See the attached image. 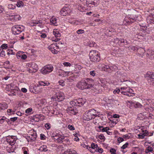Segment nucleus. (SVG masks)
I'll list each match as a JSON object with an SVG mask.
<instances>
[{"label": "nucleus", "instance_id": "nucleus-16", "mask_svg": "<svg viewBox=\"0 0 154 154\" xmlns=\"http://www.w3.org/2000/svg\"><path fill=\"white\" fill-rule=\"evenodd\" d=\"M149 135L148 131L146 130L143 131L141 133L138 134V136L139 138L143 139L146 136H147Z\"/></svg>", "mask_w": 154, "mask_h": 154}, {"label": "nucleus", "instance_id": "nucleus-39", "mask_svg": "<svg viewBox=\"0 0 154 154\" xmlns=\"http://www.w3.org/2000/svg\"><path fill=\"white\" fill-rule=\"evenodd\" d=\"M22 150L24 154H28V149L26 147H23L22 148Z\"/></svg>", "mask_w": 154, "mask_h": 154}, {"label": "nucleus", "instance_id": "nucleus-8", "mask_svg": "<svg viewBox=\"0 0 154 154\" xmlns=\"http://www.w3.org/2000/svg\"><path fill=\"white\" fill-rule=\"evenodd\" d=\"M52 137H54V139L55 141H56L57 142L60 143H61L63 142V140L65 137L64 136L58 134H56L54 136H52Z\"/></svg>", "mask_w": 154, "mask_h": 154}, {"label": "nucleus", "instance_id": "nucleus-27", "mask_svg": "<svg viewBox=\"0 0 154 154\" xmlns=\"http://www.w3.org/2000/svg\"><path fill=\"white\" fill-rule=\"evenodd\" d=\"M41 114L36 115L33 117V119L37 122H39L40 120V118L41 117Z\"/></svg>", "mask_w": 154, "mask_h": 154}, {"label": "nucleus", "instance_id": "nucleus-52", "mask_svg": "<svg viewBox=\"0 0 154 154\" xmlns=\"http://www.w3.org/2000/svg\"><path fill=\"white\" fill-rule=\"evenodd\" d=\"M17 119V117H14L13 118H10V122L11 123V121L14 122Z\"/></svg>", "mask_w": 154, "mask_h": 154}, {"label": "nucleus", "instance_id": "nucleus-9", "mask_svg": "<svg viewBox=\"0 0 154 154\" xmlns=\"http://www.w3.org/2000/svg\"><path fill=\"white\" fill-rule=\"evenodd\" d=\"M84 118L85 120H89L94 119V116H92L90 110L87 111L85 113Z\"/></svg>", "mask_w": 154, "mask_h": 154}, {"label": "nucleus", "instance_id": "nucleus-21", "mask_svg": "<svg viewBox=\"0 0 154 154\" xmlns=\"http://www.w3.org/2000/svg\"><path fill=\"white\" fill-rule=\"evenodd\" d=\"M98 128L99 129V131H102L103 132L107 131L110 130V128L108 127L103 128V126H99Z\"/></svg>", "mask_w": 154, "mask_h": 154}, {"label": "nucleus", "instance_id": "nucleus-40", "mask_svg": "<svg viewBox=\"0 0 154 154\" xmlns=\"http://www.w3.org/2000/svg\"><path fill=\"white\" fill-rule=\"evenodd\" d=\"M124 43L125 45H127L129 44L128 42L126 40L123 39H121V43Z\"/></svg>", "mask_w": 154, "mask_h": 154}, {"label": "nucleus", "instance_id": "nucleus-48", "mask_svg": "<svg viewBox=\"0 0 154 154\" xmlns=\"http://www.w3.org/2000/svg\"><path fill=\"white\" fill-rule=\"evenodd\" d=\"M120 90L119 88H116L113 91L114 94H115L116 93L119 94L120 92Z\"/></svg>", "mask_w": 154, "mask_h": 154}, {"label": "nucleus", "instance_id": "nucleus-2", "mask_svg": "<svg viewBox=\"0 0 154 154\" xmlns=\"http://www.w3.org/2000/svg\"><path fill=\"white\" fill-rule=\"evenodd\" d=\"M99 67L102 70L109 72L116 71L118 69V67L116 65L109 66L104 64H101L99 66Z\"/></svg>", "mask_w": 154, "mask_h": 154}, {"label": "nucleus", "instance_id": "nucleus-33", "mask_svg": "<svg viewBox=\"0 0 154 154\" xmlns=\"http://www.w3.org/2000/svg\"><path fill=\"white\" fill-rule=\"evenodd\" d=\"M99 3V0H92L91 2L89 3V4H93L94 5H97Z\"/></svg>", "mask_w": 154, "mask_h": 154}, {"label": "nucleus", "instance_id": "nucleus-41", "mask_svg": "<svg viewBox=\"0 0 154 154\" xmlns=\"http://www.w3.org/2000/svg\"><path fill=\"white\" fill-rule=\"evenodd\" d=\"M0 52V56L2 57H4L5 55V51L2 49L1 51Z\"/></svg>", "mask_w": 154, "mask_h": 154}, {"label": "nucleus", "instance_id": "nucleus-12", "mask_svg": "<svg viewBox=\"0 0 154 154\" xmlns=\"http://www.w3.org/2000/svg\"><path fill=\"white\" fill-rule=\"evenodd\" d=\"M115 75L118 78H121L125 77L126 74L124 71L119 70L115 73Z\"/></svg>", "mask_w": 154, "mask_h": 154}, {"label": "nucleus", "instance_id": "nucleus-60", "mask_svg": "<svg viewBox=\"0 0 154 154\" xmlns=\"http://www.w3.org/2000/svg\"><path fill=\"white\" fill-rule=\"evenodd\" d=\"M110 152L112 154H116V151L114 149L112 148L110 149Z\"/></svg>", "mask_w": 154, "mask_h": 154}, {"label": "nucleus", "instance_id": "nucleus-47", "mask_svg": "<svg viewBox=\"0 0 154 154\" xmlns=\"http://www.w3.org/2000/svg\"><path fill=\"white\" fill-rule=\"evenodd\" d=\"M1 48H2L1 49H2L3 50L4 49H6L8 48L7 45L5 44H3L1 46Z\"/></svg>", "mask_w": 154, "mask_h": 154}, {"label": "nucleus", "instance_id": "nucleus-3", "mask_svg": "<svg viewBox=\"0 0 154 154\" xmlns=\"http://www.w3.org/2000/svg\"><path fill=\"white\" fill-rule=\"evenodd\" d=\"M76 86L79 88L81 90L90 88L92 87V85L91 84H89L84 81H82L78 82Z\"/></svg>", "mask_w": 154, "mask_h": 154}, {"label": "nucleus", "instance_id": "nucleus-46", "mask_svg": "<svg viewBox=\"0 0 154 154\" xmlns=\"http://www.w3.org/2000/svg\"><path fill=\"white\" fill-rule=\"evenodd\" d=\"M45 127L48 130L51 127V124L49 123H47L45 125Z\"/></svg>", "mask_w": 154, "mask_h": 154}, {"label": "nucleus", "instance_id": "nucleus-63", "mask_svg": "<svg viewBox=\"0 0 154 154\" xmlns=\"http://www.w3.org/2000/svg\"><path fill=\"white\" fill-rule=\"evenodd\" d=\"M45 136L42 134H40V138L41 140H44L45 139Z\"/></svg>", "mask_w": 154, "mask_h": 154}, {"label": "nucleus", "instance_id": "nucleus-22", "mask_svg": "<svg viewBox=\"0 0 154 154\" xmlns=\"http://www.w3.org/2000/svg\"><path fill=\"white\" fill-rule=\"evenodd\" d=\"M29 137L32 141L35 140L37 137L36 131H34V133L29 136Z\"/></svg>", "mask_w": 154, "mask_h": 154}, {"label": "nucleus", "instance_id": "nucleus-38", "mask_svg": "<svg viewBox=\"0 0 154 154\" xmlns=\"http://www.w3.org/2000/svg\"><path fill=\"white\" fill-rule=\"evenodd\" d=\"M90 75L93 76H96L97 74L95 70L91 71L90 72Z\"/></svg>", "mask_w": 154, "mask_h": 154}, {"label": "nucleus", "instance_id": "nucleus-5", "mask_svg": "<svg viewBox=\"0 0 154 154\" xmlns=\"http://www.w3.org/2000/svg\"><path fill=\"white\" fill-rule=\"evenodd\" d=\"M24 28V26H14L12 27L13 33L15 35L18 34L23 31Z\"/></svg>", "mask_w": 154, "mask_h": 154}, {"label": "nucleus", "instance_id": "nucleus-32", "mask_svg": "<svg viewBox=\"0 0 154 154\" xmlns=\"http://www.w3.org/2000/svg\"><path fill=\"white\" fill-rule=\"evenodd\" d=\"M67 152L68 153V154H77V152L75 150H71V149L67 150Z\"/></svg>", "mask_w": 154, "mask_h": 154}, {"label": "nucleus", "instance_id": "nucleus-56", "mask_svg": "<svg viewBox=\"0 0 154 154\" xmlns=\"http://www.w3.org/2000/svg\"><path fill=\"white\" fill-rule=\"evenodd\" d=\"M68 128L71 130H73L75 129V128L72 125H69L68 127Z\"/></svg>", "mask_w": 154, "mask_h": 154}, {"label": "nucleus", "instance_id": "nucleus-55", "mask_svg": "<svg viewBox=\"0 0 154 154\" xmlns=\"http://www.w3.org/2000/svg\"><path fill=\"white\" fill-rule=\"evenodd\" d=\"M32 110V109L31 108H29L26 110L25 112L26 113H29Z\"/></svg>", "mask_w": 154, "mask_h": 154}, {"label": "nucleus", "instance_id": "nucleus-20", "mask_svg": "<svg viewBox=\"0 0 154 154\" xmlns=\"http://www.w3.org/2000/svg\"><path fill=\"white\" fill-rule=\"evenodd\" d=\"M146 55L148 57L152 56L154 57V49H149L147 51Z\"/></svg>", "mask_w": 154, "mask_h": 154}, {"label": "nucleus", "instance_id": "nucleus-23", "mask_svg": "<svg viewBox=\"0 0 154 154\" xmlns=\"http://www.w3.org/2000/svg\"><path fill=\"white\" fill-rule=\"evenodd\" d=\"M132 91V89H130L129 91H123L121 92L122 94L125 95L129 97H130L131 96V92Z\"/></svg>", "mask_w": 154, "mask_h": 154}, {"label": "nucleus", "instance_id": "nucleus-37", "mask_svg": "<svg viewBox=\"0 0 154 154\" xmlns=\"http://www.w3.org/2000/svg\"><path fill=\"white\" fill-rule=\"evenodd\" d=\"M153 148L150 146H148L147 148L145 150L146 153H148L149 152H152L153 151Z\"/></svg>", "mask_w": 154, "mask_h": 154}, {"label": "nucleus", "instance_id": "nucleus-26", "mask_svg": "<svg viewBox=\"0 0 154 154\" xmlns=\"http://www.w3.org/2000/svg\"><path fill=\"white\" fill-rule=\"evenodd\" d=\"M38 150L41 152H46L48 151L47 146L46 145H43L39 147Z\"/></svg>", "mask_w": 154, "mask_h": 154}, {"label": "nucleus", "instance_id": "nucleus-25", "mask_svg": "<svg viewBox=\"0 0 154 154\" xmlns=\"http://www.w3.org/2000/svg\"><path fill=\"white\" fill-rule=\"evenodd\" d=\"M128 49L130 51H136L138 49L137 46H133V45H130L128 47Z\"/></svg>", "mask_w": 154, "mask_h": 154}, {"label": "nucleus", "instance_id": "nucleus-1", "mask_svg": "<svg viewBox=\"0 0 154 154\" xmlns=\"http://www.w3.org/2000/svg\"><path fill=\"white\" fill-rule=\"evenodd\" d=\"M89 56L91 61L93 62H98L100 60V53L96 51H91L89 53Z\"/></svg>", "mask_w": 154, "mask_h": 154}, {"label": "nucleus", "instance_id": "nucleus-53", "mask_svg": "<svg viewBox=\"0 0 154 154\" xmlns=\"http://www.w3.org/2000/svg\"><path fill=\"white\" fill-rule=\"evenodd\" d=\"M22 54V52H20V53H17L16 54V56L17 57V58H21V55Z\"/></svg>", "mask_w": 154, "mask_h": 154}, {"label": "nucleus", "instance_id": "nucleus-58", "mask_svg": "<svg viewBox=\"0 0 154 154\" xmlns=\"http://www.w3.org/2000/svg\"><path fill=\"white\" fill-rule=\"evenodd\" d=\"M63 65L66 66H71V64L69 62H65L63 63Z\"/></svg>", "mask_w": 154, "mask_h": 154}, {"label": "nucleus", "instance_id": "nucleus-28", "mask_svg": "<svg viewBox=\"0 0 154 154\" xmlns=\"http://www.w3.org/2000/svg\"><path fill=\"white\" fill-rule=\"evenodd\" d=\"M1 120H5L8 124H11V122L10 119H8L4 116H0V121Z\"/></svg>", "mask_w": 154, "mask_h": 154}, {"label": "nucleus", "instance_id": "nucleus-11", "mask_svg": "<svg viewBox=\"0 0 154 154\" xmlns=\"http://www.w3.org/2000/svg\"><path fill=\"white\" fill-rule=\"evenodd\" d=\"M6 140L7 142L11 145H14L16 140L15 137L13 136H9L7 137Z\"/></svg>", "mask_w": 154, "mask_h": 154}, {"label": "nucleus", "instance_id": "nucleus-42", "mask_svg": "<svg viewBox=\"0 0 154 154\" xmlns=\"http://www.w3.org/2000/svg\"><path fill=\"white\" fill-rule=\"evenodd\" d=\"M39 84L42 86L48 85L50 84L49 83H45L43 82H39Z\"/></svg>", "mask_w": 154, "mask_h": 154}, {"label": "nucleus", "instance_id": "nucleus-34", "mask_svg": "<svg viewBox=\"0 0 154 154\" xmlns=\"http://www.w3.org/2000/svg\"><path fill=\"white\" fill-rule=\"evenodd\" d=\"M76 100H74L70 101V103L72 106V107H73L74 106H78L77 102H76Z\"/></svg>", "mask_w": 154, "mask_h": 154}, {"label": "nucleus", "instance_id": "nucleus-30", "mask_svg": "<svg viewBox=\"0 0 154 154\" xmlns=\"http://www.w3.org/2000/svg\"><path fill=\"white\" fill-rule=\"evenodd\" d=\"M51 23L52 25L57 26V19L55 18H52L50 19Z\"/></svg>", "mask_w": 154, "mask_h": 154}, {"label": "nucleus", "instance_id": "nucleus-6", "mask_svg": "<svg viewBox=\"0 0 154 154\" xmlns=\"http://www.w3.org/2000/svg\"><path fill=\"white\" fill-rule=\"evenodd\" d=\"M146 77L149 84L151 85H154V73L150 72H148Z\"/></svg>", "mask_w": 154, "mask_h": 154}, {"label": "nucleus", "instance_id": "nucleus-18", "mask_svg": "<svg viewBox=\"0 0 154 154\" xmlns=\"http://www.w3.org/2000/svg\"><path fill=\"white\" fill-rule=\"evenodd\" d=\"M92 114V116H94V119L96 117L100 115V112L96 111V110L94 109H89Z\"/></svg>", "mask_w": 154, "mask_h": 154}, {"label": "nucleus", "instance_id": "nucleus-4", "mask_svg": "<svg viewBox=\"0 0 154 154\" xmlns=\"http://www.w3.org/2000/svg\"><path fill=\"white\" fill-rule=\"evenodd\" d=\"M26 66L27 68H29L27 70L30 73L36 72L38 69V66L34 63H28L27 64Z\"/></svg>", "mask_w": 154, "mask_h": 154}, {"label": "nucleus", "instance_id": "nucleus-15", "mask_svg": "<svg viewBox=\"0 0 154 154\" xmlns=\"http://www.w3.org/2000/svg\"><path fill=\"white\" fill-rule=\"evenodd\" d=\"M58 101H62L64 98V94L62 92H58L56 94V96Z\"/></svg>", "mask_w": 154, "mask_h": 154}, {"label": "nucleus", "instance_id": "nucleus-13", "mask_svg": "<svg viewBox=\"0 0 154 154\" xmlns=\"http://www.w3.org/2000/svg\"><path fill=\"white\" fill-rule=\"evenodd\" d=\"M69 9L65 7L63 8L60 11V14L61 15L63 16H66L69 14Z\"/></svg>", "mask_w": 154, "mask_h": 154}, {"label": "nucleus", "instance_id": "nucleus-29", "mask_svg": "<svg viewBox=\"0 0 154 154\" xmlns=\"http://www.w3.org/2000/svg\"><path fill=\"white\" fill-rule=\"evenodd\" d=\"M132 105L134 106L135 108H141L142 106L141 104L138 102L133 103Z\"/></svg>", "mask_w": 154, "mask_h": 154}, {"label": "nucleus", "instance_id": "nucleus-14", "mask_svg": "<svg viewBox=\"0 0 154 154\" xmlns=\"http://www.w3.org/2000/svg\"><path fill=\"white\" fill-rule=\"evenodd\" d=\"M77 105L78 106H82L86 102V100L85 99L83 98H79L76 99Z\"/></svg>", "mask_w": 154, "mask_h": 154}, {"label": "nucleus", "instance_id": "nucleus-64", "mask_svg": "<svg viewBox=\"0 0 154 154\" xmlns=\"http://www.w3.org/2000/svg\"><path fill=\"white\" fill-rule=\"evenodd\" d=\"M118 141L119 143H120L124 141V139L123 138L119 137L118 139Z\"/></svg>", "mask_w": 154, "mask_h": 154}, {"label": "nucleus", "instance_id": "nucleus-24", "mask_svg": "<svg viewBox=\"0 0 154 154\" xmlns=\"http://www.w3.org/2000/svg\"><path fill=\"white\" fill-rule=\"evenodd\" d=\"M8 108V105L6 103H0V109L2 110H4Z\"/></svg>", "mask_w": 154, "mask_h": 154}, {"label": "nucleus", "instance_id": "nucleus-43", "mask_svg": "<svg viewBox=\"0 0 154 154\" xmlns=\"http://www.w3.org/2000/svg\"><path fill=\"white\" fill-rule=\"evenodd\" d=\"M98 137L100 140H102L103 141L105 140V138L103 134H101L98 136Z\"/></svg>", "mask_w": 154, "mask_h": 154}, {"label": "nucleus", "instance_id": "nucleus-44", "mask_svg": "<svg viewBox=\"0 0 154 154\" xmlns=\"http://www.w3.org/2000/svg\"><path fill=\"white\" fill-rule=\"evenodd\" d=\"M131 135V134L130 133H129L128 134L123 135V137L124 138L129 139L130 138Z\"/></svg>", "mask_w": 154, "mask_h": 154}, {"label": "nucleus", "instance_id": "nucleus-17", "mask_svg": "<svg viewBox=\"0 0 154 154\" xmlns=\"http://www.w3.org/2000/svg\"><path fill=\"white\" fill-rule=\"evenodd\" d=\"M74 107H68L66 109V111L69 113H70L72 114L75 115L77 112L76 109H74Z\"/></svg>", "mask_w": 154, "mask_h": 154}, {"label": "nucleus", "instance_id": "nucleus-61", "mask_svg": "<svg viewBox=\"0 0 154 154\" xmlns=\"http://www.w3.org/2000/svg\"><path fill=\"white\" fill-rule=\"evenodd\" d=\"M27 57L26 55L25 54H22L21 56V58L22 59L25 60V59Z\"/></svg>", "mask_w": 154, "mask_h": 154}, {"label": "nucleus", "instance_id": "nucleus-57", "mask_svg": "<svg viewBox=\"0 0 154 154\" xmlns=\"http://www.w3.org/2000/svg\"><path fill=\"white\" fill-rule=\"evenodd\" d=\"M7 112L8 113H9L11 114H14V111H12V109H8L7 110Z\"/></svg>", "mask_w": 154, "mask_h": 154}, {"label": "nucleus", "instance_id": "nucleus-10", "mask_svg": "<svg viewBox=\"0 0 154 154\" xmlns=\"http://www.w3.org/2000/svg\"><path fill=\"white\" fill-rule=\"evenodd\" d=\"M58 47L55 45V44H52L48 46V48L51 51L52 53L56 54L58 53V51L57 49H58Z\"/></svg>", "mask_w": 154, "mask_h": 154}, {"label": "nucleus", "instance_id": "nucleus-45", "mask_svg": "<svg viewBox=\"0 0 154 154\" xmlns=\"http://www.w3.org/2000/svg\"><path fill=\"white\" fill-rule=\"evenodd\" d=\"M98 147V145L97 144H95V143H92L91 145V147L92 149H94Z\"/></svg>", "mask_w": 154, "mask_h": 154}, {"label": "nucleus", "instance_id": "nucleus-36", "mask_svg": "<svg viewBox=\"0 0 154 154\" xmlns=\"http://www.w3.org/2000/svg\"><path fill=\"white\" fill-rule=\"evenodd\" d=\"M24 4L23 2L20 1H19L17 2V5L18 7H20L21 6H23Z\"/></svg>", "mask_w": 154, "mask_h": 154}, {"label": "nucleus", "instance_id": "nucleus-59", "mask_svg": "<svg viewBox=\"0 0 154 154\" xmlns=\"http://www.w3.org/2000/svg\"><path fill=\"white\" fill-rule=\"evenodd\" d=\"M96 151H97L100 153H102L103 152V150L102 148H98V149H97Z\"/></svg>", "mask_w": 154, "mask_h": 154}, {"label": "nucleus", "instance_id": "nucleus-50", "mask_svg": "<svg viewBox=\"0 0 154 154\" xmlns=\"http://www.w3.org/2000/svg\"><path fill=\"white\" fill-rule=\"evenodd\" d=\"M76 32L78 34H82L84 32V31L82 29H79Z\"/></svg>", "mask_w": 154, "mask_h": 154}, {"label": "nucleus", "instance_id": "nucleus-7", "mask_svg": "<svg viewBox=\"0 0 154 154\" xmlns=\"http://www.w3.org/2000/svg\"><path fill=\"white\" fill-rule=\"evenodd\" d=\"M53 66L51 65H48L43 67L41 69V72L43 74H46L51 72L53 69Z\"/></svg>", "mask_w": 154, "mask_h": 154}, {"label": "nucleus", "instance_id": "nucleus-62", "mask_svg": "<svg viewBox=\"0 0 154 154\" xmlns=\"http://www.w3.org/2000/svg\"><path fill=\"white\" fill-rule=\"evenodd\" d=\"M114 42H117V43H119V42H120V43H121V39H120L119 38H116L114 39Z\"/></svg>", "mask_w": 154, "mask_h": 154}, {"label": "nucleus", "instance_id": "nucleus-19", "mask_svg": "<svg viewBox=\"0 0 154 154\" xmlns=\"http://www.w3.org/2000/svg\"><path fill=\"white\" fill-rule=\"evenodd\" d=\"M11 18V20L17 21V20H20L21 17L19 14L12 15L10 16Z\"/></svg>", "mask_w": 154, "mask_h": 154}, {"label": "nucleus", "instance_id": "nucleus-54", "mask_svg": "<svg viewBox=\"0 0 154 154\" xmlns=\"http://www.w3.org/2000/svg\"><path fill=\"white\" fill-rule=\"evenodd\" d=\"M128 145V143H126L125 144H124V145H123L122 147L121 148L122 149H125L127 146Z\"/></svg>", "mask_w": 154, "mask_h": 154}, {"label": "nucleus", "instance_id": "nucleus-51", "mask_svg": "<svg viewBox=\"0 0 154 154\" xmlns=\"http://www.w3.org/2000/svg\"><path fill=\"white\" fill-rule=\"evenodd\" d=\"M96 44L94 42H92V43H89V46L90 47H93L96 46Z\"/></svg>", "mask_w": 154, "mask_h": 154}, {"label": "nucleus", "instance_id": "nucleus-49", "mask_svg": "<svg viewBox=\"0 0 154 154\" xmlns=\"http://www.w3.org/2000/svg\"><path fill=\"white\" fill-rule=\"evenodd\" d=\"M86 80L87 81V83H88V82H89V84H92V83L93 82V80L92 79H91L89 78H87L86 79Z\"/></svg>", "mask_w": 154, "mask_h": 154}, {"label": "nucleus", "instance_id": "nucleus-31", "mask_svg": "<svg viewBox=\"0 0 154 154\" xmlns=\"http://www.w3.org/2000/svg\"><path fill=\"white\" fill-rule=\"evenodd\" d=\"M53 34L56 37H59L61 36L60 33L57 30L54 31Z\"/></svg>", "mask_w": 154, "mask_h": 154}, {"label": "nucleus", "instance_id": "nucleus-35", "mask_svg": "<svg viewBox=\"0 0 154 154\" xmlns=\"http://www.w3.org/2000/svg\"><path fill=\"white\" fill-rule=\"evenodd\" d=\"M42 23V22L41 21H38L35 22H33L32 23H31L32 24L31 25L32 26H36V24H41Z\"/></svg>", "mask_w": 154, "mask_h": 154}]
</instances>
